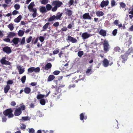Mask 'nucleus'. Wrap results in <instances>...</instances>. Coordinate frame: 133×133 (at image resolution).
<instances>
[{"label":"nucleus","mask_w":133,"mask_h":133,"mask_svg":"<svg viewBox=\"0 0 133 133\" xmlns=\"http://www.w3.org/2000/svg\"><path fill=\"white\" fill-rule=\"evenodd\" d=\"M35 6L34 2H32L28 6V8L30 12H33L32 14L33 18H35L37 15V9L34 7Z\"/></svg>","instance_id":"1"},{"label":"nucleus","mask_w":133,"mask_h":133,"mask_svg":"<svg viewBox=\"0 0 133 133\" xmlns=\"http://www.w3.org/2000/svg\"><path fill=\"white\" fill-rule=\"evenodd\" d=\"M12 109H8L4 111L3 113L4 115L5 116H8L9 118L12 117L14 115L12 114Z\"/></svg>","instance_id":"2"},{"label":"nucleus","mask_w":133,"mask_h":133,"mask_svg":"<svg viewBox=\"0 0 133 133\" xmlns=\"http://www.w3.org/2000/svg\"><path fill=\"white\" fill-rule=\"evenodd\" d=\"M109 46L108 42L106 40H105L103 43V47L104 51L106 52L109 51Z\"/></svg>","instance_id":"3"},{"label":"nucleus","mask_w":133,"mask_h":133,"mask_svg":"<svg viewBox=\"0 0 133 133\" xmlns=\"http://www.w3.org/2000/svg\"><path fill=\"white\" fill-rule=\"evenodd\" d=\"M52 5L55 6L57 8L60 7L62 4V3L56 0L54 1L52 3Z\"/></svg>","instance_id":"4"},{"label":"nucleus","mask_w":133,"mask_h":133,"mask_svg":"<svg viewBox=\"0 0 133 133\" xmlns=\"http://www.w3.org/2000/svg\"><path fill=\"white\" fill-rule=\"evenodd\" d=\"M113 64V62H111L110 64H109V62L108 60L106 58H104V60L103 61V66L105 67H108L109 65H111Z\"/></svg>","instance_id":"5"},{"label":"nucleus","mask_w":133,"mask_h":133,"mask_svg":"<svg viewBox=\"0 0 133 133\" xmlns=\"http://www.w3.org/2000/svg\"><path fill=\"white\" fill-rule=\"evenodd\" d=\"M17 68L19 72V74H23L25 71L24 68L22 67L19 65H17Z\"/></svg>","instance_id":"6"},{"label":"nucleus","mask_w":133,"mask_h":133,"mask_svg":"<svg viewBox=\"0 0 133 133\" xmlns=\"http://www.w3.org/2000/svg\"><path fill=\"white\" fill-rule=\"evenodd\" d=\"M92 35L88 34L87 32L83 33L82 35V37L84 39H87L91 36Z\"/></svg>","instance_id":"7"},{"label":"nucleus","mask_w":133,"mask_h":133,"mask_svg":"<svg viewBox=\"0 0 133 133\" xmlns=\"http://www.w3.org/2000/svg\"><path fill=\"white\" fill-rule=\"evenodd\" d=\"M67 40L70 41L73 43H76L77 41L76 39L74 38L71 37L70 36H68Z\"/></svg>","instance_id":"8"},{"label":"nucleus","mask_w":133,"mask_h":133,"mask_svg":"<svg viewBox=\"0 0 133 133\" xmlns=\"http://www.w3.org/2000/svg\"><path fill=\"white\" fill-rule=\"evenodd\" d=\"M1 62L2 64L10 65V63L5 60V57H3L1 61Z\"/></svg>","instance_id":"9"},{"label":"nucleus","mask_w":133,"mask_h":133,"mask_svg":"<svg viewBox=\"0 0 133 133\" xmlns=\"http://www.w3.org/2000/svg\"><path fill=\"white\" fill-rule=\"evenodd\" d=\"M109 3V2L108 0H107L106 1H103L101 2L100 5L101 7L103 8L104 6H107L108 5Z\"/></svg>","instance_id":"10"},{"label":"nucleus","mask_w":133,"mask_h":133,"mask_svg":"<svg viewBox=\"0 0 133 133\" xmlns=\"http://www.w3.org/2000/svg\"><path fill=\"white\" fill-rule=\"evenodd\" d=\"M83 17L84 19H91V17L89 13H85L83 15Z\"/></svg>","instance_id":"11"},{"label":"nucleus","mask_w":133,"mask_h":133,"mask_svg":"<svg viewBox=\"0 0 133 133\" xmlns=\"http://www.w3.org/2000/svg\"><path fill=\"white\" fill-rule=\"evenodd\" d=\"M3 50L7 54H9L11 52V50L10 48L8 46H6L4 48Z\"/></svg>","instance_id":"12"},{"label":"nucleus","mask_w":133,"mask_h":133,"mask_svg":"<svg viewBox=\"0 0 133 133\" xmlns=\"http://www.w3.org/2000/svg\"><path fill=\"white\" fill-rule=\"evenodd\" d=\"M22 113V111L19 109H16L14 112V115L15 116H18L20 115Z\"/></svg>","instance_id":"13"},{"label":"nucleus","mask_w":133,"mask_h":133,"mask_svg":"<svg viewBox=\"0 0 133 133\" xmlns=\"http://www.w3.org/2000/svg\"><path fill=\"white\" fill-rule=\"evenodd\" d=\"M49 93H49L46 96L44 95L41 94L38 95L37 96V98L38 99H40L45 97H46L48 96Z\"/></svg>","instance_id":"14"},{"label":"nucleus","mask_w":133,"mask_h":133,"mask_svg":"<svg viewBox=\"0 0 133 133\" xmlns=\"http://www.w3.org/2000/svg\"><path fill=\"white\" fill-rule=\"evenodd\" d=\"M85 114V113H82L80 115V119L82 121L83 119H87V116H84Z\"/></svg>","instance_id":"15"},{"label":"nucleus","mask_w":133,"mask_h":133,"mask_svg":"<svg viewBox=\"0 0 133 133\" xmlns=\"http://www.w3.org/2000/svg\"><path fill=\"white\" fill-rule=\"evenodd\" d=\"M96 14L97 16L98 17L104 15L103 12L102 11H96Z\"/></svg>","instance_id":"16"},{"label":"nucleus","mask_w":133,"mask_h":133,"mask_svg":"<svg viewBox=\"0 0 133 133\" xmlns=\"http://www.w3.org/2000/svg\"><path fill=\"white\" fill-rule=\"evenodd\" d=\"M65 10L66 11L65 13L66 15L70 16L72 15V12L71 10L68 9Z\"/></svg>","instance_id":"17"},{"label":"nucleus","mask_w":133,"mask_h":133,"mask_svg":"<svg viewBox=\"0 0 133 133\" xmlns=\"http://www.w3.org/2000/svg\"><path fill=\"white\" fill-rule=\"evenodd\" d=\"M133 47H131L130 48H129L126 52V53H125L126 55L127 56L129 55L131 53L133 52Z\"/></svg>","instance_id":"18"},{"label":"nucleus","mask_w":133,"mask_h":133,"mask_svg":"<svg viewBox=\"0 0 133 133\" xmlns=\"http://www.w3.org/2000/svg\"><path fill=\"white\" fill-rule=\"evenodd\" d=\"M99 33L101 35L104 36H105L106 35V31L102 29H101L100 30Z\"/></svg>","instance_id":"19"},{"label":"nucleus","mask_w":133,"mask_h":133,"mask_svg":"<svg viewBox=\"0 0 133 133\" xmlns=\"http://www.w3.org/2000/svg\"><path fill=\"white\" fill-rule=\"evenodd\" d=\"M55 78L54 75H49L47 79V81L50 82L53 80Z\"/></svg>","instance_id":"20"},{"label":"nucleus","mask_w":133,"mask_h":133,"mask_svg":"<svg viewBox=\"0 0 133 133\" xmlns=\"http://www.w3.org/2000/svg\"><path fill=\"white\" fill-rule=\"evenodd\" d=\"M22 18L21 15H19L17 18L14 19V21L16 23H18L20 21Z\"/></svg>","instance_id":"21"},{"label":"nucleus","mask_w":133,"mask_h":133,"mask_svg":"<svg viewBox=\"0 0 133 133\" xmlns=\"http://www.w3.org/2000/svg\"><path fill=\"white\" fill-rule=\"evenodd\" d=\"M19 41V38H15L12 40V42L15 45L17 44Z\"/></svg>","instance_id":"22"},{"label":"nucleus","mask_w":133,"mask_h":133,"mask_svg":"<svg viewBox=\"0 0 133 133\" xmlns=\"http://www.w3.org/2000/svg\"><path fill=\"white\" fill-rule=\"evenodd\" d=\"M51 66V64L50 63H48L45 66L44 68L46 70H48L50 68Z\"/></svg>","instance_id":"23"},{"label":"nucleus","mask_w":133,"mask_h":133,"mask_svg":"<svg viewBox=\"0 0 133 133\" xmlns=\"http://www.w3.org/2000/svg\"><path fill=\"white\" fill-rule=\"evenodd\" d=\"M46 10V8L45 6H41L39 8L40 11L42 13L45 12Z\"/></svg>","instance_id":"24"},{"label":"nucleus","mask_w":133,"mask_h":133,"mask_svg":"<svg viewBox=\"0 0 133 133\" xmlns=\"http://www.w3.org/2000/svg\"><path fill=\"white\" fill-rule=\"evenodd\" d=\"M16 34L13 32H9L8 35V37L11 38L15 36Z\"/></svg>","instance_id":"25"},{"label":"nucleus","mask_w":133,"mask_h":133,"mask_svg":"<svg viewBox=\"0 0 133 133\" xmlns=\"http://www.w3.org/2000/svg\"><path fill=\"white\" fill-rule=\"evenodd\" d=\"M131 39L130 38L128 40H127L125 43V44L126 46H129V45L131 44Z\"/></svg>","instance_id":"26"},{"label":"nucleus","mask_w":133,"mask_h":133,"mask_svg":"<svg viewBox=\"0 0 133 133\" xmlns=\"http://www.w3.org/2000/svg\"><path fill=\"white\" fill-rule=\"evenodd\" d=\"M127 56L125 54V55H121V56L123 61H123L124 62L125 61L127 60L128 58Z\"/></svg>","instance_id":"27"},{"label":"nucleus","mask_w":133,"mask_h":133,"mask_svg":"<svg viewBox=\"0 0 133 133\" xmlns=\"http://www.w3.org/2000/svg\"><path fill=\"white\" fill-rule=\"evenodd\" d=\"M31 91V89L28 87H26L24 88V91L26 94H29Z\"/></svg>","instance_id":"28"},{"label":"nucleus","mask_w":133,"mask_h":133,"mask_svg":"<svg viewBox=\"0 0 133 133\" xmlns=\"http://www.w3.org/2000/svg\"><path fill=\"white\" fill-rule=\"evenodd\" d=\"M10 88V86L7 84L4 88V92L6 93L9 90Z\"/></svg>","instance_id":"29"},{"label":"nucleus","mask_w":133,"mask_h":133,"mask_svg":"<svg viewBox=\"0 0 133 133\" xmlns=\"http://www.w3.org/2000/svg\"><path fill=\"white\" fill-rule=\"evenodd\" d=\"M55 18V16L53 15L48 19V21L51 22L53 20H56Z\"/></svg>","instance_id":"30"},{"label":"nucleus","mask_w":133,"mask_h":133,"mask_svg":"<svg viewBox=\"0 0 133 133\" xmlns=\"http://www.w3.org/2000/svg\"><path fill=\"white\" fill-rule=\"evenodd\" d=\"M34 67H32L29 68L28 69V71L29 72L31 73L34 72Z\"/></svg>","instance_id":"31"},{"label":"nucleus","mask_w":133,"mask_h":133,"mask_svg":"<svg viewBox=\"0 0 133 133\" xmlns=\"http://www.w3.org/2000/svg\"><path fill=\"white\" fill-rule=\"evenodd\" d=\"M19 109L21 110V111L24 110L25 108V107L23 104H22L18 108Z\"/></svg>","instance_id":"32"},{"label":"nucleus","mask_w":133,"mask_h":133,"mask_svg":"<svg viewBox=\"0 0 133 133\" xmlns=\"http://www.w3.org/2000/svg\"><path fill=\"white\" fill-rule=\"evenodd\" d=\"M87 75L89 76L91 74V69H88L86 71Z\"/></svg>","instance_id":"33"},{"label":"nucleus","mask_w":133,"mask_h":133,"mask_svg":"<svg viewBox=\"0 0 133 133\" xmlns=\"http://www.w3.org/2000/svg\"><path fill=\"white\" fill-rule=\"evenodd\" d=\"M40 102L41 104L42 105H44L45 104V100L44 99H41L40 101Z\"/></svg>","instance_id":"34"},{"label":"nucleus","mask_w":133,"mask_h":133,"mask_svg":"<svg viewBox=\"0 0 133 133\" xmlns=\"http://www.w3.org/2000/svg\"><path fill=\"white\" fill-rule=\"evenodd\" d=\"M24 32L21 30H19L18 32V35L20 36H22L24 34Z\"/></svg>","instance_id":"35"},{"label":"nucleus","mask_w":133,"mask_h":133,"mask_svg":"<svg viewBox=\"0 0 133 133\" xmlns=\"http://www.w3.org/2000/svg\"><path fill=\"white\" fill-rule=\"evenodd\" d=\"M46 7L47 10L48 11L50 10L52 8V6L50 4H47L46 5Z\"/></svg>","instance_id":"36"},{"label":"nucleus","mask_w":133,"mask_h":133,"mask_svg":"<svg viewBox=\"0 0 133 133\" xmlns=\"http://www.w3.org/2000/svg\"><path fill=\"white\" fill-rule=\"evenodd\" d=\"M114 50L115 51H118L119 52H121V50L117 46L115 47Z\"/></svg>","instance_id":"37"},{"label":"nucleus","mask_w":133,"mask_h":133,"mask_svg":"<svg viewBox=\"0 0 133 133\" xmlns=\"http://www.w3.org/2000/svg\"><path fill=\"white\" fill-rule=\"evenodd\" d=\"M111 4L112 7H114L116 6L117 4L116 3V2L114 0H113L111 2Z\"/></svg>","instance_id":"38"},{"label":"nucleus","mask_w":133,"mask_h":133,"mask_svg":"<svg viewBox=\"0 0 133 133\" xmlns=\"http://www.w3.org/2000/svg\"><path fill=\"white\" fill-rule=\"evenodd\" d=\"M26 79V76H24L22 77L21 79V81L23 83H24L25 82Z\"/></svg>","instance_id":"39"},{"label":"nucleus","mask_w":133,"mask_h":133,"mask_svg":"<svg viewBox=\"0 0 133 133\" xmlns=\"http://www.w3.org/2000/svg\"><path fill=\"white\" fill-rule=\"evenodd\" d=\"M41 3L45 4L48 2V0H40Z\"/></svg>","instance_id":"40"},{"label":"nucleus","mask_w":133,"mask_h":133,"mask_svg":"<svg viewBox=\"0 0 133 133\" xmlns=\"http://www.w3.org/2000/svg\"><path fill=\"white\" fill-rule=\"evenodd\" d=\"M50 23H46L44 25L43 27V29L44 30L46 29L48 26V25L50 24Z\"/></svg>","instance_id":"41"},{"label":"nucleus","mask_w":133,"mask_h":133,"mask_svg":"<svg viewBox=\"0 0 133 133\" xmlns=\"http://www.w3.org/2000/svg\"><path fill=\"white\" fill-rule=\"evenodd\" d=\"M11 1L12 0H5V2L8 4L11 5L12 4Z\"/></svg>","instance_id":"42"},{"label":"nucleus","mask_w":133,"mask_h":133,"mask_svg":"<svg viewBox=\"0 0 133 133\" xmlns=\"http://www.w3.org/2000/svg\"><path fill=\"white\" fill-rule=\"evenodd\" d=\"M14 7L16 10H18L20 8V6L18 4H16L14 5Z\"/></svg>","instance_id":"43"},{"label":"nucleus","mask_w":133,"mask_h":133,"mask_svg":"<svg viewBox=\"0 0 133 133\" xmlns=\"http://www.w3.org/2000/svg\"><path fill=\"white\" fill-rule=\"evenodd\" d=\"M62 15V13H61V14H59V15H57L56 16H55V19H59L61 17Z\"/></svg>","instance_id":"44"},{"label":"nucleus","mask_w":133,"mask_h":133,"mask_svg":"<svg viewBox=\"0 0 133 133\" xmlns=\"http://www.w3.org/2000/svg\"><path fill=\"white\" fill-rule=\"evenodd\" d=\"M8 27L11 31L14 28L13 25L12 24H9Z\"/></svg>","instance_id":"45"},{"label":"nucleus","mask_w":133,"mask_h":133,"mask_svg":"<svg viewBox=\"0 0 133 133\" xmlns=\"http://www.w3.org/2000/svg\"><path fill=\"white\" fill-rule=\"evenodd\" d=\"M59 51V49H56L54 50L53 52V54L55 55L57 54Z\"/></svg>","instance_id":"46"},{"label":"nucleus","mask_w":133,"mask_h":133,"mask_svg":"<svg viewBox=\"0 0 133 133\" xmlns=\"http://www.w3.org/2000/svg\"><path fill=\"white\" fill-rule=\"evenodd\" d=\"M83 54V52L82 51H79L78 52V56L81 57Z\"/></svg>","instance_id":"47"},{"label":"nucleus","mask_w":133,"mask_h":133,"mask_svg":"<svg viewBox=\"0 0 133 133\" xmlns=\"http://www.w3.org/2000/svg\"><path fill=\"white\" fill-rule=\"evenodd\" d=\"M40 70V69L38 67L35 68L34 67V72H38Z\"/></svg>","instance_id":"48"},{"label":"nucleus","mask_w":133,"mask_h":133,"mask_svg":"<svg viewBox=\"0 0 133 133\" xmlns=\"http://www.w3.org/2000/svg\"><path fill=\"white\" fill-rule=\"evenodd\" d=\"M22 119L24 120L27 121L29 120L30 118L28 117H22Z\"/></svg>","instance_id":"49"},{"label":"nucleus","mask_w":133,"mask_h":133,"mask_svg":"<svg viewBox=\"0 0 133 133\" xmlns=\"http://www.w3.org/2000/svg\"><path fill=\"white\" fill-rule=\"evenodd\" d=\"M44 38L42 36H40L39 37V40L41 42H42L44 41Z\"/></svg>","instance_id":"50"},{"label":"nucleus","mask_w":133,"mask_h":133,"mask_svg":"<svg viewBox=\"0 0 133 133\" xmlns=\"http://www.w3.org/2000/svg\"><path fill=\"white\" fill-rule=\"evenodd\" d=\"M18 12L16 10H14L12 12V14L13 15H15L17 14Z\"/></svg>","instance_id":"51"},{"label":"nucleus","mask_w":133,"mask_h":133,"mask_svg":"<svg viewBox=\"0 0 133 133\" xmlns=\"http://www.w3.org/2000/svg\"><path fill=\"white\" fill-rule=\"evenodd\" d=\"M119 22V21L118 20H116L113 23V24L114 25H117L118 24Z\"/></svg>","instance_id":"52"},{"label":"nucleus","mask_w":133,"mask_h":133,"mask_svg":"<svg viewBox=\"0 0 133 133\" xmlns=\"http://www.w3.org/2000/svg\"><path fill=\"white\" fill-rule=\"evenodd\" d=\"M13 83V82L12 80L10 79L8 80L7 82V84H11Z\"/></svg>","instance_id":"53"},{"label":"nucleus","mask_w":133,"mask_h":133,"mask_svg":"<svg viewBox=\"0 0 133 133\" xmlns=\"http://www.w3.org/2000/svg\"><path fill=\"white\" fill-rule=\"evenodd\" d=\"M60 71H59L56 70L54 72L53 74L55 75H57L59 74Z\"/></svg>","instance_id":"54"},{"label":"nucleus","mask_w":133,"mask_h":133,"mask_svg":"<svg viewBox=\"0 0 133 133\" xmlns=\"http://www.w3.org/2000/svg\"><path fill=\"white\" fill-rule=\"evenodd\" d=\"M35 130L33 128H31L29 130V133H34L35 132Z\"/></svg>","instance_id":"55"},{"label":"nucleus","mask_w":133,"mask_h":133,"mask_svg":"<svg viewBox=\"0 0 133 133\" xmlns=\"http://www.w3.org/2000/svg\"><path fill=\"white\" fill-rule=\"evenodd\" d=\"M117 29H115L112 32V34L114 36H115L117 33Z\"/></svg>","instance_id":"56"},{"label":"nucleus","mask_w":133,"mask_h":133,"mask_svg":"<svg viewBox=\"0 0 133 133\" xmlns=\"http://www.w3.org/2000/svg\"><path fill=\"white\" fill-rule=\"evenodd\" d=\"M61 30L63 31H65L68 30V28L65 26H63Z\"/></svg>","instance_id":"57"},{"label":"nucleus","mask_w":133,"mask_h":133,"mask_svg":"<svg viewBox=\"0 0 133 133\" xmlns=\"http://www.w3.org/2000/svg\"><path fill=\"white\" fill-rule=\"evenodd\" d=\"M120 5L121 6L122 8H125V4L122 2L120 3Z\"/></svg>","instance_id":"58"},{"label":"nucleus","mask_w":133,"mask_h":133,"mask_svg":"<svg viewBox=\"0 0 133 133\" xmlns=\"http://www.w3.org/2000/svg\"><path fill=\"white\" fill-rule=\"evenodd\" d=\"M25 42V38L24 37H23L22 39L21 42V44H23Z\"/></svg>","instance_id":"59"},{"label":"nucleus","mask_w":133,"mask_h":133,"mask_svg":"<svg viewBox=\"0 0 133 133\" xmlns=\"http://www.w3.org/2000/svg\"><path fill=\"white\" fill-rule=\"evenodd\" d=\"M32 37L31 36L30 37L26 40V42L28 43L30 42L32 39Z\"/></svg>","instance_id":"60"},{"label":"nucleus","mask_w":133,"mask_h":133,"mask_svg":"<svg viewBox=\"0 0 133 133\" xmlns=\"http://www.w3.org/2000/svg\"><path fill=\"white\" fill-rule=\"evenodd\" d=\"M57 7L55 6L52 9V11L53 12H55L56 11L57 9Z\"/></svg>","instance_id":"61"},{"label":"nucleus","mask_w":133,"mask_h":133,"mask_svg":"<svg viewBox=\"0 0 133 133\" xmlns=\"http://www.w3.org/2000/svg\"><path fill=\"white\" fill-rule=\"evenodd\" d=\"M59 25V23L58 22H56L53 24V26L55 27L58 26Z\"/></svg>","instance_id":"62"},{"label":"nucleus","mask_w":133,"mask_h":133,"mask_svg":"<svg viewBox=\"0 0 133 133\" xmlns=\"http://www.w3.org/2000/svg\"><path fill=\"white\" fill-rule=\"evenodd\" d=\"M4 41L7 42H10V39L8 38H6L4 39Z\"/></svg>","instance_id":"63"},{"label":"nucleus","mask_w":133,"mask_h":133,"mask_svg":"<svg viewBox=\"0 0 133 133\" xmlns=\"http://www.w3.org/2000/svg\"><path fill=\"white\" fill-rule=\"evenodd\" d=\"M129 30L131 31H133V25L130 27L129 29Z\"/></svg>","instance_id":"64"}]
</instances>
